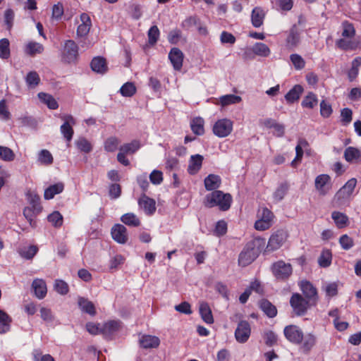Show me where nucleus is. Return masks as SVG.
I'll use <instances>...</instances> for the list:
<instances>
[{"instance_id": "nucleus-1", "label": "nucleus", "mask_w": 361, "mask_h": 361, "mask_svg": "<svg viewBox=\"0 0 361 361\" xmlns=\"http://www.w3.org/2000/svg\"><path fill=\"white\" fill-rule=\"evenodd\" d=\"M264 245V239L261 238L249 241L239 255L238 264L241 267L250 264L258 257Z\"/></svg>"}, {"instance_id": "nucleus-2", "label": "nucleus", "mask_w": 361, "mask_h": 361, "mask_svg": "<svg viewBox=\"0 0 361 361\" xmlns=\"http://www.w3.org/2000/svg\"><path fill=\"white\" fill-rule=\"evenodd\" d=\"M232 197L229 193L221 190H214L205 198V206L208 207H219L221 211H227L231 207Z\"/></svg>"}, {"instance_id": "nucleus-3", "label": "nucleus", "mask_w": 361, "mask_h": 361, "mask_svg": "<svg viewBox=\"0 0 361 361\" xmlns=\"http://www.w3.org/2000/svg\"><path fill=\"white\" fill-rule=\"evenodd\" d=\"M271 271L276 280L285 281L292 275L293 267L291 264L280 259L271 264Z\"/></svg>"}, {"instance_id": "nucleus-4", "label": "nucleus", "mask_w": 361, "mask_h": 361, "mask_svg": "<svg viewBox=\"0 0 361 361\" xmlns=\"http://www.w3.org/2000/svg\"><path fill=\"white\" fill-rule=\"evenodd\" d=\"M258 219L255 223V228L257 231L269 229L273 223L274 214L267 208L263 207L259 209Z\"/></svg>"}, {"instance_id": "nucleus-5", "label": "nucleus", "mask_w": 361, "mask_h": 361, "mask_svg": "<svg viewBox=\"0 0 361 361\" xmlns=\"http://www.w3.org/2000/svg\"><path fill=\"white\" fill-rule=\"evenodd\" d=\"M290 304L294 313L298 316H302L307 312L312 303L300 293H293L290 298Z\"/></svg>"}, {"instance_id": "nucleus-6", "label": "nucleus", "mask_w": 361, "mask_h": 361, "mask_svg": "<svg viewBox=\"0 0 361 361\" xmlns=\"http://www.w3.org/2000/svg\"><path fill=\"white\" fill-rule=\"evenodd\" d=\"M288 237V232L283 229L278 230L273 233L269 239L267 250L273 252L279 250L287 240Z\"/></svg>"}, {"instance_id": "nucleus-7", "label": "nucleus", "mask_w": 361, "mask_h": 361, "mask_svg": "<svg viewBox=\"0 0 361 361\" xmlns=\"http://www.w3.org/2000/svg\"><path fill=\"white\" fill-rule=\"evenodd\" d=\"M60 117L63 121V123L60 127V131L63 137L67 141L68 146L74 133L73 126L75 125L76 121L73 116L71 114H63Z\"/></svg>"}, {"instance_id": "nucleus-8", "label": "nucleus", "mask_w": 361, "mask_h": 361, "mask_svg": "<svg viewBox=\"0 0 361 361\" xmlns=\"http://www.w3.org/2000/svg\"><path fill=\"white\" fill-rule=\"evenodd\" d=\"M233 127V123L228 118L219 119L214 125L212 130L219 137H226L229 135Z\"/></svg>"}, {"instance_id": "nucleus-9", "label": "nucleus", "mask_w": 361, "mask_h": 361, "mask_svg": "<svg viewBox=\"0 0 361 361\" xmlns=\"http://www.w3.org/2000/svg\"><path fill=\"white\" fill-rule=\"evenodd\" d=\"M78 55V45L73 40H66L61 50L62 60L66 63L74 62Z\"/></svg>"}, {"instance_id": "nucleus-10", "label": "nucleus", "mask_w": 361, "mask_h": 361, "mask_svg": "<svg viewBox=\"0 0 361 361\" xmlns=\"http://www.w3.org/2000/svg\"><path fill=\"white\" fill-rule=\"evenodd\" d=\"M283 334L286 338L292 343L299 344L302 341L304 334L296 325L286 326L283 329Z\"/></svg>"}, {"instance_id": "nucleus-11", "label": "nucleus", "mask_w": 361, "mask_h": 361, "mask_svg": "<svg viewBox=\"0 0 361 361\" xmlns=\"http://www.w3.org/2000/svg\"><path fill=\"white\" fill-rule=\"evenodd\" d=\"M251 334V327L248 322L240 321L235 331V340L240 343H246Z\"/></svg>"}, {"instance_id": "nucleus-12", "label": "nucleus", "mask_w": 361, "mask_h": 361, "mask_svg": "<svg viewBox=\"0 0 361 361\" xmlns=\"http://www.w3.org/2000/svg\"><path fill=\"white\" fill-rule=\"evenodd\" d=\"M300 288L305 299L315 305L318 300L317 290L316 288L308 281H302L300 283Z\"/></svg>"}, {"instance_id": "nucleus-13", "label": "nucleus", "mask_w": 361, "mask_h": 361, "mask_svg": "<svg viewBox=\"0 0 361 361\" xmlns=\"http://www.w3.org/2000/svg\"><path fill=\"white\" fill-rule=\"evenodd\" d=\"M286 46L289 49H293L298 47L300 42V32L298 27L294 25L286 32Z\"/></svg>"}, {"instance_id": "nucleus-14", "label": "nucleus", "mask_w": 361, "mask_h": 361, "mask_svg": "<svg viewBox=\"0 0 361 361\" xmlns=\"http://www.w3.org/2000/svg\"><path fill=\"white\" fill-rule=\"evenodd\" d=\"M314 185L320 195H326L331 188V177L327 174L317 176L315 178Z\"/></svg>"}, {"instance_id": "nucleus-15", "label": "nucleus", "mask_w": 361, "mask_h": 361, "mask_svg": "<svg viewBox=\"0 0 361 361\" xmlns=\"http://www.w3.org/2000/svg\"><path fill=\"white\" fill-rule=\"evenodd\" d=\"M184 54L183 51L177 48L173 47L169 53V59L170 60L174 70L180 71L183 67Z\"/></svg>"}, {"instance_id": "nucleus-16", "label": "nucleus", "mask_w": 361, "mask_h": 361, "mask_svg": "<svg viewBox=\"0 0 361 361\" xmlns=\"http://www.w3.org/2000/svg\"><path fill=\"white\" fill-rule=\"evenodd\" d=\"M357 184L355 178H351L337 192L336 197L338 200H348L353 194Z\"/></svg>"}, {"instance_id": "nucleus-17", "label": "nucleus", "mask_w": 361, "mask_h": 361, "mask_svg": "<svg viewBox=\"0 0 361 361\" xmlns=\"http://www.w3.org/2000/svg\"><path fill=\"white\" fill-rule=\"evenodd\" d=\"M113 239L120 244H125L128 241L127 228L122 224H116L111 228Z\"/></svg>"}, {"instance_id": "nucleus-18", "label": "nucleus", "mask_w": 361, "mask_h": 361, "mask_svg": "<svg viewBox=\"0 0 361 361\" xmlns=\"http://www.w3.org/2000/svg\"><path fill=\"white\" fill-rule=\"evenodd\" d=\"M138 204L147 215H152L156 211L155 201L145 195L139 199Z\"/></svg>"}, {"instance_id": "nucleus-19", "label": "nucleus", "mask_w": 361, "mask_h": 361, "mask_svg": "<svg viewBox=\"0 0 361 361\" xmlns=\"http://www.w3.org/2000/svg\"><path fill=\"white\" fill-rule=\"evenodd\" d=\"M140 345L142 348H157L160 344V340L157 336L152 335H142L139 340Z\"/></svg>"}, {"instance_id": "nucleus-20", "label": "nucleus", "mask_w": 361, "mask_h": 361, "mask_svg": "<svg viewBox=\"0 0 361 361\" xmlns=\"http://www.w3.org/2000/svg\"><path fill=\"white\" fill-rule=\"evenodd\" d=\"M80 20L81 23L78 27L77 35L80 37H83L90 32L92 23L90 16L85 13L80 15Z\"/></svg>"}, {"instance_id": "nucleus-21", "label": "nucleus", "mask_w": 361, "mask_h": 361, "mask_svg": "<svg viewBox=\"0 0 361 361\" xmlns=\"http://www.w3.org/2000/svg\"><path fill=\"white\" fill-rule=\"evenodd\" d=\"M121 328V322L118 320L108 321L104 324L101 329L102 334L109 337L117 332Z\"/></svg>"}, {"instance_id": "nucleus-22", "label": "nucleus", "mask_w": 361, "mask_h": 361, "mask_svg": "<svg viewBox=\"0 0 361 361\" xmlns=\"http://www.w3.org/2000/svg\"><path fill=\"white\" fill-rule=\"evenodd\" d=\"M203 159V157L200 154H195L190 157L188 167V172L190 175H195L200 170Z\"/></svg>"}, {"instance_id": "nucleus-23", "label": "nucleus", "mask_w": 361, "mask_h": 361, "mask_svg": "<svg viewBox=\"0 0 361 361\" xmlns=\"http://www.w3.org/2000/svg\"><path fill=\"white\" fill-rule=\"evenodd\" d=\"M336 46L342 50H355L359 46V42L353 38H341L336 41Z\"/></svg>"}, {"instance_id": "nucleus-24", "label": "nucleus", "mask_w": 361, "mask_h": 361, "mask_svg": "<svg viewBox=\"0 0 361 361\" xmlns=\"http://www.w3.org/2000/svg\"><path fill=\"white\" fill-rule=\"evenodd\" d=\"M32 287L37 298L42 299L46 296L47 290L46 283L44 280L39 279H35L32 281Z\"/></svg>"}, {"instance_id": "nucleus-25", "label": "nucleus", "mask_w": 361, "mask_h": 361, "mask_svg": "<svg viewBox=\"0 0 361 361\" xmlns=\"http://www.w3.org/2000/svg\"><path fill=\"white\" fill-rule=\"evenodd\" d=\"M92 70L98 73L104 74L107 71V64L104 58L94 57L91 61Z\"/></svg>"}, {"instance_id": "nucleus-26", "label": "nucleus", "mask_w": 361, "mask_h": 361, "mask_svg": "<svg viewBox=\"0 0 361 361\" xmlns=\"http://www.w3.org/2000/svg\"><path fill=\"white\" fill-rule=\"evenodd\" d=\"M200 314L202 319L207 324H211L214 323V318L211 308L206 302H202L200 304L199 308Z\"/></svg>"}, {"instance_id": "nucleus-27", "label": "nucleus", "mask_w": 361, "mask_h": 361, "mask_svg": "<svg viewBox=\"0 0 361 361\" xmlns=\"http://www.w3.org/2000/svg\"><path fill=\"white\" fill-rule=\"evenodd\" d=\"M302 92L303 87L300 85H295L287 92L285 99L288 103L292 104L300 99Z\"/></svg>"}, {"instance_id": "nucleus-28", "label": "nucleus", "mask_w": 361, "mask_h": 361, "mask_svg": "<svg viewBox=\"0 0 361 361\" xmlns=\"http://www.w3.org/2000/svg\"><path fill=\"white\" fill-rule=\"evenodd\" d=\"M204 186L207 190H216L221 183L220 176L215 174H209L204 178Z\"/></svg>"}, {"instance_id": "nucleus-29", "label": "nucleus", "mask_w": 361, "mask_h": 361, "mask_svg": "<svg viewBox=\"0 0 361 361\" xmlns=\"http://www.w3.org/2000/svg\"><path fill=\"white\" fill-rule=\"evenodd\" d=\"M316 343V337L312 334H307L305 336L303 335V339L301 343H300V349L304 353H308L311 349L314 346Z\"/></svg>"}, {"instance_id": "nucleus-30", "label": "nucleus", "mask_w": 361, "mask_h": 361, "mask_svg": "<svg viewBox=\"0 0 361 361\" xmlns=\"http://www.w3.org/2000/svg\"><path fill=\"white\" fill-rule=\"evenodd\" d=\"M63 189L64 185L63 183H57L56 184L50 185L44 190V199L51 200L54 198L55 195L62 192Z\"/></svg>"}, {"instance_id": "nucleus-31", "label": "nucleus", "mask_w": 361, "mask_h": 361, "mask_svg": "<svg viewBox=\"0 0 361 361\" xmlns=\"http://www.w3.org/2000/svg\"><path fill=\"white\" fill-rule=\"evenodd\" d=\"M11 317L4 311L0 310V334H4L10 331Z\"/></svg>"}, {"instance_id": "nucleus-32", "label": "nucleus", "mask_w": 361, "mask_h": 361, "mask_svg": "<svg viewBox=\"0 0 361 361\" xmlns=\"http://www.w3.org/2000/svg\"><path fill=\"white\" fill-rule=\"evenodd\" d=\"M331 217L335 222L336 226L338 228H343L348 226L349 224L348 217L343 213L340 212H333Z\"/></svg>"}, {"instance_id": "nucleus-33", "label": "nucleus", "mask_w": 361, "mask_h": 361, "mask_svg": "<svg viewBox=\"0 0 361 361\" xmlns=\"http://www.w3.org/2000/svg\"><path fill=\"white\" fill-rule=\"evenodd\" d=\"M39 99L46 104L50 109H56L59 107L58 102L54 97L49 94L44 92H39L37 94Z\"/></svg>"}, {"instance_id": "nucleus-34", "label": "nucleus", "mask_w": 361, "mask_h": 361, "mask_svg": "<svg viewBox=\"0 0 361 361\" xmlns=\"http://www.w3.org/2000/svg\"><path fill=\"white\" fill-rule=\"evenodd\" d=\"M264 18V12L262 8L256 7L252 10L251 20L254 27H260L263 24Z\"/></svg>"}, {"instance_id": "nucleus-35", "label": "nucleus", "mask_w": 361, "mask_h": 361, "mask_svg": "<svg viewBox=\"0 0 361 361\" xmlns=\"http://www.w3.org/2000/svg\"><path fill=\"white\" fill-rule=\"evenodd\" d=\"M121 221L131 227H138L141 224L140 219L134 213H126L121 217Z\"/></svg>"}, {"instance_id": "nucleus-36", "label": "nucleus", "mask_w": 361, "mask_h": 361, "mask_svg": "<svg viewBox=\"0 0 361 361\" xmlns=\"http://www.w3.org/2000/svg\"><path fill=\"white\" fill-rule=\"evenodd\" d=\"M332 253L329 249H324L318 258V264L321 267L326 268L331 264Z\"/></svg>"}, {"instance_id": "nucleus-37", "label": "nucleus", "mask_w": 361, "mask_h": 361, "mask_svg": "<svg viewBox=\"0 0 361 361\" xmlns=\"http://www.w3.org/2000/svg\"><path fill=\"white\" fill-rule=\"evenodd\" d=\"M344 157L348 162L356 161L361 157V152L355 147H348L344 152Z\"/></svg>"}, {"instance_id": "nucleus-38", "label": "nucleus", "mask_w": 361, "mask_h": 361, "mask_svg": "<svg viewBox=\"0 0 361 361\" xmlns=\"http://www.w3.org/2000/svg\"><path fill=\"white\" fill-rule=\"evenodd\" d=\"M37 161L42 165L49 166L52 164L54 158L49 150L42 149L38 153Z\"/></svg>"}, {"instance_id": "nucleus-39", "label": "nucleus", "mask_w": 361, "mask_h": 361, "mask_svg": "<svg viewBox=\"0 0 361 361\" xmlns=\"http://www.w3.org/2000/svg\"><path fill=\"white\" fill-rule=\"evenodd\" d=\"M318 98L313 92H309L302 99L301 105L303 108L313 109L317 106Z\"/></svg>"}, {"instance_id": "nucleus-40", "label": "nucleus", "mask_w": 361, "mask_h": 361, "mask_svg": "<svg viewBox=\"0 0 361 361\" xmlns=\"http://www.w3.org/2000/svg\"><path fill=\"white\" fill-rule=\"evenodd\" d=\"M252 50L255 54L262 57H267L271 54V50L269 47L262 42L255 43Z\"/></svg>"}, {"instance_id": "nucleus-41", "label": "nucleus", "mask_w": 361, "mask_h": 361, "mask_svg": "<svg viewBox=\"0 0 361 361\" xmlns=\"http://www.w3.org/2000/svg\"><path fill=\"white\" fill-rule=\"evenodd\" d=\"M260 308L270 318L276 316L277 310L269 301L263 300L260 302Z\"/></svg>"}, {"instance_id": "nucleus-42", "label": "nucleus", "mask_w": 361, "mask_h": 361, "mask_svg": "<svg viewBox=\"0 0 361 361\" xmlns=\"http://www.w3.org/2000/svg\"><path fill=\"white\" fill-rule=\"evenodd\" d=\"M78 305L83 312L90 315H94L96 314L94 304L87 299L79 298Z\"/></svg>"}, {"instance_id": "nucleus-43", "label": "nucleus", "mask_w": 361, "mask_h": 361, "mask_svg": "<svg viewBox=\"0 0 361 361\" xmlns=\"http://www.w3.org/2000/svg\"><path fill=\"white\" fill-rule=\"evenodd\" d=\"M26 54L30 56L42 54L44 51V47L42 44L35 42H30L27 44L25 49Z\"/></svg>"}, {"instance_id": "nucleus-44", "label": "nucleus", "mask_w": 361, "mask_h": 361, "mask_svg": "<svg viewBox=\"0 0 361 361\" xmlns=\"http://www.w3.org/2000/svg\"><path fill=\"white\" fill-rule=\"evenodd\" d=\"M242 98L235 94H226L219 97V104L222 106H226L231 104L240 103Z\"/></svg>"}, {"instance_id": "nucleus-45", "label": "nucleus", "mask_w": 361, "mask_h": 361, "mask_svg": "<svg viewBox=\"0 0 361 361\" xmlns=\"http://www.w3.org/2000/svg\"><path fill=\"white\" fill-rule=\"evenodd\" d=\"M192 131L197 135H201L204 133V120L202 118H194L190 123Z\"/></svg>"}, {"instance_id": "nucleus-46", "label": "nucleus", "mask_w": 361, "mask_h": 361, "mask_svg": "<svg viewBox=\"0 0 361 361\" xmlns=\"http://www.w3.org/2000/svg\"><path fill=\"white\" fill-rule=\"evenodd\" d=\"M41 211H36L33 207H26L23 210V215L29 221L30 225L32 227H35L36 222L35 221V217Z\"/></svg>"}, {"instance_id": "nucleus-47", "label": "nucleus", "mask_w": 361, "mask_h": 361, "mask_svg": "<svg viewBox=\"0 0 361 361\" xmlns=\"http://www.w3.org/2000/svg\"><path fill=\"white\" fill-rule=\"evenodd\" d=\"M40 82L39 74L36 71L29 72L25 77V82L28 87L35 88Z\"/></svg>"}, {"instance_id": "nucleus-48", "label": "nucleus", "mask_w": 361, "mask_h": 361, "mask_svg": "<svg viewBox=\"0 0 361 361\" xmlns=\"http://www.w3.org/2000/svg\"><path fill=\"white\" fill-rule=\"evenodd\" d=\"M140 147V142L133 140L130 143L125 144L120 147L119 151L124 152L126 154H133L137 151Z\"/></svg>"}, {"instance_id": "nucleus-49", "label": "nucleus", "mask_w": 361, "mask_h": 361, "mask_svg": "<svg viewBox=\"0 0 361 361\" xmlns=\"http://www.w3.org/2000/svg\"><path fill=\"white\" fill-rule=\"evenodd\" d=\"M119 92L122 96L126 97H130L135 94L136 87L134 85V83L127 82L121 86Z\"/></svg>"}, {"instance_id": "nucleus-50", "label": "nucleus", "mask_w": 361, "mask_h": 361, "mask_svg": "<svg viewBox=\"0 0 361 361\" xmlns=\"http://www.w3.org/2000/svg\"><path fill=\"white\" fill-rule=\"evenodd\" d=\"M15 153L8 147L0 145V159L10 162L14 160Z\"/></svg>"}, {"instance_id": "nucleus-51", "label": "nucleus", "mask_w": 361, "mask_h": 361, "mask_svg": "<svg viewBox=\"0 0 361 361\" xmlns=\"http://www.w3.org/2000/svg\"><path fill=\"white\" fill-rule=\"evenodd\" d=\"M342 37L344 38H353L355 35V30L353 25L348 21L342 23Z\"/></svg>"}, {"instance_id": "nucleus-52", "label": "nucleus", "mask_w": 361, "mask_h": 361, "mask_svg": "<svg viewBox=\"0 0 361 361\" xmlns=\"http://www.w3.org/2000/svg\"><path fill=\"white\" fill-rule=\"evenodd\" d=\"M38 247L35 245H30L19 250L21 257L26 259H31L37 254Z\"/></svg>"}, {"instance_id": "nucleus-53", "label": "nucleus", "mask_w": 361, "mask_h": 361, "mask_svg": "<svg viewBox=\"0 0 361 361\" xmlns=\"http://www.w3.org/2000/svg\"><path fill=\"white\" fill-rule=\"evenodd\" d=\"M338 242L341 247L344 250H349L355 245L353 239L347 234L342 235L339 238Z\"/></svg>"}, {"instance_id": "nucleus-54", "label": "nucleus", "mask_w": 361, "mask_h": 361, "mask_svg": "<svg viewBox=\"0 0 361 361\" xmlns=\"http://www.w3.org/2000/svg\"><path fill=\"white\" fill-rule=\"evenodd\" d=\"M77 148L83 152L88 153L92 150L90 142L84 137H80L75 141Z\"/></svg>"}, {"instance_id": "nucleus-55", "label": "nucleus", "mask_w": 361, "mask_h": 361, "mask_svg": "<svg viewBox=\"0 0 361 361\" xmlns=\"http://www.w3.org/2000/svg\"><path fill=\"white\" fill-rule=\"evenodd\" d=\"M290 60L296 70H302L305 66V60L298 54H291L290 56Z\"/></svg>"}, {"instance_id": "nucleus-56", "label": "nucleus", "mask_w": 361, "mask_h": 361, "mask_svg": "<svg viewBox=\"0 0 361 361\" xmlns=\"http://www.w3.org/2000/svg\"><path fill=\"white\" fill-rule=\"evenodd\" d=\"M120 141L116 137H110L104 142V149L109 152H115L118 149Z\"/></svg>"}, {"instance_id": "nucleus-57", "label": "nucleus", "mask_w": 361, "mask_h": 361, "mask_svg": "<svg viewBox=\"0 0 361 361\" xmlns=\"http://www.w3.org/2000/svg\"><path fill=\"white\" fill-rule=\"evenodd\" d=\"M27 198L30 207H33L36 211H42V207L39 204V197L32 192L27 193Z\"/></svg>"}, {"instance_id": "nucleus-58", "label": "nucleus", "mask_w": 361, "mask_h": 361, "mask_svg": "<svg viewBox=\"0 0 361 361\" xmlns=\"http://www.w3.org/2000/svg\"><path fill=\"white\" fill-rule=\"evenodd\" d=\"M15 13L11 8H7L4 15V23L6 26V29L11 30L13 25Z\"/></svg>"}, {"instance_id": "nucleus-59", "label": "nucleus", "mask_w": 361, "mask_h": 361, "mask_svg": "<svg viewBox=\"0 0 361 361\" xmlns=\"http://www.w3.org/2000/svg\"><path fill=\"white\" fill-rule=\"evenodd\" d=\"M48 221L54 226L60 227L63 224V216L59 212H54L47 217Z\"/></svg>"}, {"instance_id": "nucleus-60", "label": "nucleus", "mask_w": 361, "mask_h": 361, "mask_svg": "<svg viewBox=\"0 0 361 361\" xmlns=\"http://www.w3.org/2000/svg\"><path fill=\"white\" fill-rule=\"evenodd\" d=\"M10 56L9 41L4 38L0 40V57L8 59Z\"/></svg>"}, {"instance_id": "nucleus-61", "label": "nucleus", "mask_w": 361, "mask_h": 361, "mask_svg": "<svg viewBox=\"0 0 361 361\" xmlns=\"http://www.w3.org/2000/svg\"><path fill=\"white\" fill-rule=\"evenodd\" d=\"M54 286L55 290L61 295H66L68 293V285L63 280L56 279L54 282Z\"/></svg>"}, {"instance_id": "nucleus-62", "label": "nucleus", "mask_w": 361, "mask_h": 361, "mask_svg": "<svg viewBox=\"0 0 361 361\" xmlns=\"http://www.w3.org/2000/svg\"><path fill=\"white\" fill-rule=\"evenodd\" d=\"M353 118V111L349 108H344L341 112V122L343 126H348Z\"/></svg>"}, {"instance_id": "nucleus-63", "label": "nucleus", "mask_w": 361, "mask_h": 361, "mask_svg": "<svg viewBox=\"0 0 361 361\" xmlns=\"http://www.w3.org/2000/svg\"><path fill=\"white\" fill-rule=\"evenodd\" d=\"M323 289L326 293V295L329 298L334 297L338 293V285L335 282L325 284Z\"/></svg>"}, {"instance_id": "nucleus-64", "label": "nucleus", "mask_w": 361, "mask_h": 361, "mask_svg": "<svg viewBox=\"0 0 361 361\" xmlns=\"http://www.w3.org/2000/svg\"><path fill=\"white\" fill-rule=\"evenodd\" d=\"M149 43L150 44H154L157 43L159 37V30L157 26H152L148 31Z\"/></svg>"}]
</instances>
